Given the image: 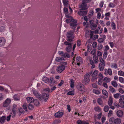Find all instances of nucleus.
<instances>
[{
	"label": "nucleus",
	"mask_w": 124,
	"mask_h": 124,
	"mask_svg": "<svg viewBox=\"0 0 124 124\" xmlns=\"http://www.w3.org/2000/svg\"><path fill=\"white\" fill-rule=\"evenodd\" d=\"M74 31H71L67 32V36L68 39H67V41H66L69 42H73V39L74 38V36L73 34Z\"/></svg>",
	"instance_id": "nucleus-1"
},
{
	"label": "nucleus",
	"mask_w": 124,
	"mask_h": 124,
	"mask_svg": "<svg viewBox=\"0 0 124 124\" xmlns=\"http://www.w3.org/2000/svg\"><path fill=\"white\" fill-rule=\"evenodd\" d=\"M121 121L120 119H115L114 117L111 118L109 120V122L110 124H120Z\"/></svg>",
	"instance_id": "nucleus-2"
},
{
	"label": "nucleus",
	"mask_w": 124,
	"mask_h": 124,
	"mask_svg": "<svg viewBox=\"0 0 124 124\" xmlns=\"http://www.w3.org/2000/svg\"><path fill=\"white\" fill-rule=\"evenodd\" d=\"M64 43L66 45H68L66 48V50L68 53H70L72 49L73 42L65 41Z\"/></svg>",
	"instance_id": "nucleus-3"
},
{
	"label": "nucleus",
	"mask_w": 124,
	"mask_h": 124,
	"mask_svg": "<svg viewBox=\"0 0 124 124\" xmlns=\"http://www.w3.org/2000/svg\"><path fill=\"white\" fill-rule=\"evenodd\" d=\"M84 79L82 80V83L84 85H87L88 84L90 81L89 75H85L84 76Z\"/></svg>",
	"instance_id": "nucleus-4"
},
{
	"label": "nucleus",
	"mask_w": 124,
	"mask_h": 124,
	"mask_svg": "<svg viewBox=\"0 0 124 124\" xmlns=\"http://www.w3.org/2000/svg\"><path fill=\"white\" fill-rule=\"evenodd\" d=\"M49 97V94H47L46 93H43L42 94L41 97V101L43 100L45 102L47 101Z\"/></svg>",
	"instance_id": "nucleus-5"
},
{
	"label": "nucleus",
	"mask_w": 124,
	"mask_h": 124,
	"mask_svg": "<svg viewBox=\"0 0 124 124\" xmlns=\"http://www.w3.org/2000/svg\"><path fill=\"white\" fill-rule=\"evenodd\" d=\"M84 84H80L77 86V88L78 90L81 91L82 93H84L85 92L84 89Z\"/></svg>",
	"instance_id": "nucleus-6"
},
{
	"label": "nucleus",
	"mask_w": 124,
	"mask_h": 124,
	"mask_svg": "<svg viewBox=\"0 0 124 124\" xmlns=\"http://www.w3.org/2000/svg\"><path fill=\"white\" fill-rule=\"evenodd\" d=\"M65 69V67L64 65H61L60 66H58L57 67L56 70L58 72L60 73L64 70Z\"/></svg>",
	"instance_id": "nucleus-7"
},
{
	"label": "nucleus",
	"mask_w": 124,
	"mask_h": 124,
	"mask_svg": "<svg viewBox=\"0 0 124 124\" xmlns=\"http://www.w3.org/2000/svg\"><path fill=\"white\" fill-rule=\"evenodd\" d=\"M11 100L9 98H7L3 102V106L5 107H7L10 103Z\"/></svg>",
	"instance_id": "nucleus-8"
},
{
	"label": "nucleus",
	"mask_w": 124,
	"mask_h": 124,
	"mask_svg": "<svg viewBox=\"0 0 124 124\" xmlns=\"http://www.w3.org/2000/svg\"><path fill=\"white\" fill-rule=\"evenodd\" d=\"M87 4L84 3L82 1V3L79 5V8H81L80 10H85L87 9Z\"/></svg>",
	"instance_id": "nucleus-9"
},
{
	"label": "nucleus",
	"mask_w": 124,
	"mask_h": 124,
	"mask_svg": "<svg viewBox=\"0 0 124 124\" xmlns=\"http://www.w3.org/2000/svg\"><path fill=\"white\" fill-rule=\"evenodd\" d=\"M33 94L36 97L38 98L39 100L41 101V94L39 93L38 92L35 90H34L33 92Z\"/></svg>",
	"instance_id": "nucleus-10"
},
{
	"label": "nucleus",
	"mask_w": 124,
	"mask_h": 124,
	"mask_svg": "<svg viewBox=\"0 0 124 124\" xmlns=\"http://www.w3.org/2000/svg\"><path fill=\"white\" fill-rule=\"evenodd\" d=\"M6 42L5 39L3 37L0 38V47L3 46Z\"/></svg>",
	"instance_id": "nucleus-11"
},
{
	"label": "nucleus",
	"mask_w": 124,
	"mask_h": 124,
	"mask_svg": "<svg viewBox=\"0 0 124 124\" xmlns=\"http://www.w3.org/2000/svg\"><path fill=\"white\" fill-rule=\"evenodd\" d=\"M63 114V112L58 111L56 113L54 116H55V117L58 118H60L62 116Z\"/></svg>",
	"instance_id": "nucleus-12"
},
{
	"label": "nucleus",
	"mask_w": 124,
	"mask_h": 124,
	"mask_svg": "<svg viewBox=\"0 0 124 124\" xmlns=\"http://www.w3.org/2000/svg\"><path fill=\"white\" fill-rule=\"evenodd\" d=\"M88 11H80L78 12V14L80 16H83L86 15L87 14Z\"/></svg>",
	"instance_id": "nucleus-13"
},
{
	"label": "nucleus",
	"mask_w": 124,
	"mask_h": 124,
	"mask_svg": "<svg viewBox=\"0 0 124 124\" xmlns=\"http://www.w3.org/2000/svg\"><path fill=\"white\" fill-rule=\"evenodd\" d=\"M17 105L16 104H14L13 106L12 112L14 114L13 117H14L16 116V111Z\"/></svg>",
	"instance_id": "nucleus-14"
},
{
	"label": "nucleus",
	"mask_w": 124,
	"mask_h": 124,
	"mask_svg": "<svg viewBox=\"0 0 124 124\" xmlns=\"http://www.w3.org/2000/svg\"><path fill=\"white\" fill-rule=\"evenodd\" d=\"M116 114L117 116L120 117L123 116V112L121 110H119L117 111L116 112Z\"/></svg>",
	"instance_id": "nucleus-15"
},
{
	"label": "nucleus",
	"mask_w": 124,
	"mask_h": 124,
	"mask_svg": "<svg viewBox=\"0 0 124 124\" xmlns=\"http://www.w3.org/2000/svg\"><path fill=\"white\" fill-rule=\"evenodd\" d=\"M77 23V21L76 22H71L70 24V25L73 27V29L75 30V29L77 27V24L76 23Z\"/></svg>",
	"instance_id": "nucleus-16"
},
{
	"label": "nucleus",
	"mask_w": 124,
	"mask_h": 124,
	"mask_svg": "<svg viewBox=\"0 0 124 124\" xmlns=\"http://www.w3.org/2000/svg\"><path fill=\"white\" fill-rule=\"evenodd\" d=\"M6 117L5 116H3L1 117H0V123L2 124L5 122Z\"/></svg>",
	"instance_id": "nucleus-17"
},
{
	"label": "nucleus",
	"mask_w": 124,
	"mask_h": 124,
	"mask_svg": "<svg viewBox=\"0 0 124 124\" xmlns=\"http://www.w3.org/2000/svg\"><path fill=\"white\" fill-rule=\"evenodd\" d=\"M76 22V20L73 19H67L66 20V22L67 23H69L70 22Z\"/></svg>",
	"instance_id": "nucleus-18"
},
{
	"label": "nucleus",
	"mask_w": 124,
	"mask_h": 124,
	"mask_svg": "<svg viewBox=\"0 0 124 124\" xmlns=\"http://www.w3.org/2000/svg\"><path fill=\"white\" fill-rule=\"evenodd\" d=\"M42 80L46 83H49L50 82V80L49 79L46 77H43Z\"/></svg>",
	"instance_id": "nucleus-19"
},
{
	"label": "nucleus",
	"mask_w": 124,
	"mask_h": 124,
	"mask_svg": "<svg viewBox=\"0 0 124 124\" xmlns=\"http://www.w3.org/2000/svg\"><path fill=\"white\" fill-rule=\"evenodd\" d=\"M26 99L28 102H30L31 103L33 102L34 99L32 97H27L26 98Z\"/></svg>",
	"instance_id": "nucleus-20"
},
{
	"label": "nucleus",
	"mask_w": 124,
	"mask_h": 124,
	"mask_svg": "<svg viewBox=\"0 0 124 124\" xmlns=\"http://www.w3.org/2000/svg\"><path fill=\"white\" fill-rule=\"evenodd\" d=\"M93 60L94 61L95 63H97L98 62L99 60L98 59V56L95 55L93 56Z\"/></svg>",
	"instance_id": "nucleus-21"
},
{
	"label": "nucleus",
	"mask_w": 124,
	"mask_h": 124,
	"mask_svg": "<svg viewBox=\"0 0 124 124\" xmlns=\"http://www.w3.org/2000/svg\"><path fill=\"white\" fill-rule=\"evenodd\" d=\"M33 102L34 105L36 106H38L39 104V101L38 100L36 99H34Z\"/></svg>",
	"instance_id": "nucleus-22"
},
{
	"label": "nucleus",
	"mask_w": 124,
	"mask_h": 124,
	"mask_svg": "<svg viewBox=\"0 0 124 124\" xmlns=\"http://www.w3.org/2000/svg\"><path fill=\"white\" fill-rule=\"evenodd\" d=\"M113 102V99L111 98H110L108 101V104L110 106H111Z\"/></svg>",
	"instance_id": "nucleus-23"
},
{
	"label": "nucleus",
	"mask_w": 124,
	"mask_h": 124,
	"mask_svg": "<svg viewBox=\"0 0 124 124\" xmlns=\"http://www.w3.org/2000/svg\"><path fill=\"white\" fill-rule=\"evenodd\" d=\"M68 0H63V2L65 7H67L68 5Z\"/></svg>",
	"instance_id": "nucleus-24"
},
{
	"label": "nucleus",
	"mask_w": 124,
	"mask_h": 124,
	"mask_svg": "<svg viewBox=\"0 0 124 124\" xmlns=\"http://www.w3.org/2000/svg\"><path fill=\"white\" fill-rule=\"evenodd\" d=\"M99 59L100 62L101 63L103 66H105V61L102 57H100Z\"/></svg>",
	"instance_id": "nucleus-25"
},
{
	"label": "nucleus",
	"mask_w": 124,
	"mask_h": 124,
	"mask_svg": "<svg viewBox=\"0 0 124 124\" xmlns=\"http://www.w3.org/2000/svg\"><path fill=\"white\" fill-rule=\"evenodd\" d=\"M58 54L60 55L62 57H65V53L62 51H59L58 52Z\"/></svg>",
	"instance_id": "nucleus-26"
},
{
	"label": "nucleus",
	"mask_w": 124,
	"mask_h": 124,
	"mask_svg": "<svg viewBox=\"0 0 124 124\" xmlns=\"http://www.w3.org/2000/svg\"><path fill=\"white\" fill-rule=\"evenodd\" d=\"M62 57H57L55 59V61L58 62H60L62 61Z\"/></svg>",
	"instance_id": "nucleus-27"
},
{
	"label": "nucleus",
	"mask_w": 124,
	"mask_h": 124,
	"mask_svg": "<svg viewBox=\"0 0 124 124\" xmlns=\"http://www.w3.org/2000/svg\"><path fill=\"white\" fill-rule=\"evenodd\" d=\"M111 84L112 85L115 87H117V86L118 84L115 81H112L111 82Z\"/></svg>",
	"instance_id": "nucleus-28"
},
{
	"label": "nucleus",
	"mask_w": 124,
	"mask_h": 124,
	"mask_svg": "<svg viewBox=\"0 0 124 124\" xmlns=\"http://www.w3.org/2000/svg\"><path fill=\"white\" fill-rule=\"evenodd\" d=\"M28 107L29 109L31 110H32L34 108L33 105L30 103L28 105Z\"/></svg>",
	"instance_id": "nucleus-29"
},
{
	"label": "nucleus",
	"mask_w": 124,
	"mask_h": 124,
	"mask_svg": "<svg viewBox=\"0 0 124 124\" xmlns=\"http://www.w3.org/2000/svg\"><path fill=\"white\" fill-rule=\"evenodd\" d=\"M74 81L73 79L70 80V86L71 88H73L74 86Z\"/></svg>",
	"instance_id": "nucleus-30"
},
{
	"label": "nucleus",
	"mask_w": 124,
	"mask_h": 124,
	"mask_svg": "<svg viewBox=\"0 0 124 124\" xmlns=\"http://www.w3.org/2000/svg\"><path fill=\"white\" fill-rule=\"evenodd\" d=\"M102 93L107 97H108V93L107 91L104 90H103L102 91Z\"/></svg>",
	"instance_id": "nucleus-31"
},
{
	"label": "nucleus",
	"mask_w": 124,
	"mask_h": 124,
	"mask_svg": "<svg viewBox=\"0 0 124 124\" xmlns=\"http://www.w3.org/2000/svg\"><path fill=\"white\" fill-rule=\"evenodd\" d=\"M50 80L51 81V83L50 84V86H53V85L54 83H55V82L54 81V79L52 77H50Z\"/></svg>",
	"instance_id": "nucleus-32"
},
{
	"label": "nucleus",
	"mask_w": 124,
	"mask_h": 124,
	"mask_svg": "<svg viewBox=\"0 0 124 124\" xmlns=\"http://www.w3.org/2000/svg\"><path fill=\"white\" fill-rule=\"evenodd\" d=\"M111 26L112 29L114 30H115L116 29V24L114 22H112L111 23Z\"/></svg>",
	"instance_id": "nucleus-33"
},
{
	"label": "nucleus",
	"mask_w": 124,
	"mask_h": 124,
	"mask_svg": "<svg viewBox=\"0 0 124 124\" xmlns=\"http://www.w3.org/2000/svg\"><path fill=\"white\" fill-rule=\"evenodd\" d=\"M109 108V107L108 105H106L104 107V110L105 112H107L108 111Z\"/></svg>",
	"instance_id": "nucleus-34"
},
{
	"label": "nucleus",
	"mask_w": 124,
	"mask_h": 124,
	"mask_svg": "<svg viewBox=\"0 0 124 124\" xmlns=\"http://www.w3.org/2000/svg\"><path fill=\"white\" fill-rule=\"evenodd\" d=\"M98 71L97 70H95L93 74H92V78H94L98 74Z\"/></svg>",
	"instance_id": "nucleus-35"
},
{
	"label": "nucleus",
	"mask_w": 124,
	"mask_h": 124,
	"mask_svg": "<svg viewBox=\"0 0 124 124\" xmlns=\"http://www.w3.org/2000/svg\"><path fill=\"white\" fill-rule=\"evenodd\" d=\"M13 98L14 100L16 101L19 100L20 99V98L18 97L17 95V94H15L14 95Z\"/></svg>",
	"instance_id": "nucleus-36"
},
{
	"label": "nucleus",
	"mask_w": 124,
	"mask_h": 124,
	"mask_svg": "<svg viewBox=\"0 0 124 124\" xmlns=\"http://www.w3.org/2000/svg\"><path fill=\"white\" fill-rule=\"evenodd\" d=\"M90 63L92 65L91 67L92 68H93L95 67V65L93 62L92 60H90Z\"/></svg>",
	"instance_id": "nucleus-37"
},
{
	"label": "nucleus",
	"mask_w": 124,
	"mask_h": 124,
	"mask_svg": "<svg viewBox=\"0 0 124 124\" xmlns=\"http://www.w3.org/2000/svg\"><path fill=\"white\" fill-rule=\"evenodd\" d=\"M102 66V65L101 63H100L99 64V68L101 71H102L104 69V67Z\"/></svg>",
	"instance_id": "nucleus-38"
},
{
	"label": "nucleus",
	"mask_w": 124,
	"mask_h": 124,
	"mask_svg": "<svg viewBox=\"0 0 124 124\" xmlns=\"http://www.w3.org/2000/svg\"><path fill=\"white\" fill-rule=\"evenodd\" d=\"M97 102L98 104L100 105H102V101L101 98H98L97 100Z\"/></svg>",
	"instance_id": "nucleus-39"
},
{
	"label": "nucleus",
	"mask_w": 124,
	"mask_h": 124,
	"mask_svg": "<svg viewBox=\"0 0 124 124\" xmlns=\"http://www.w3.org/2000/svg\"><path fill=\"white\" fill-rule=\"evenodd\" d=\"M109 90L112 92L113 93L115 92V89L113 88L112 86H109Z\"/></svg>",
	"instance_id": "nucleus-40"
},
{
	"label": "nucleus",
	"mask_w": 124,
	"mask_h": 124,
	"mask_svg": "<svg viewBox=\"0 0 124 124\" xmlns=\"http://www.w3.org/2000/svg\"><path fill=\"white\" fill-rule=\"evenodd\" d=\"M103 81L106 82H110V79L109 78L105 77L104 78Z\"/></svg>",
	"instance_id": "nucleus-41"
},
{
	"label": "nucleus",
	"mask_w": 124,
	"mask_h": 124,
	"mask_svg": "<svg viewBox=\"0 0 124 124\" xmlns=\"http://www.w3.org/2000/svg\"><path fill=\"white\" fill-rule=\"evenodd\" d=\"M92 48V45H91L89 44H88L87 46V51H88L90 52L91 51V49H90V48Z\"/></svg>",
	"instance_id": "nucleus-42"
},
{
	"label": "nucleus",
	"mask_w": 124,
	"mask_h": 124,
	"mask_svg": "<svg viewBox=\"0 0 124 124\" xmlns=\"http://www.w3.org/2000/svg\"><path fill=\"white\" fill-rule=\"evenodd\" d=\"M113 111L111 110H110L108 114V117H110L113 114Z\"/></svg>",
	"instance_id": "nucleus-43"
},
{
	"label": "nucleus",
	"mask_w": 124,
	"mask_h": 124,
	"mask_svg": "<svg viewBox=\"0 0 124 124\" xmlns=\"http://www.w3.org/2000/svg\"><path fill=\"white\" fill-rule=\"evenodd\" d=\"M5 29V27L2 26L0 27V32H2L4 31Z\"/></svg>",
	"instance_id": "nucleus-44"
},
{
	"label": "nucleus",
	"mask_w": 124,
	"mask_h": 124,
	"mask_svg": "<svg viewBox=\"0 0 124 124\" xmlns=\"http://www.w3.org/2000/svg\"><path fill=\"white\" fill-rule=\"evenodd\" d=\"M118 74L119 75L124 76V72L121 71H119L118 72Z\"/></svg>",
	"instance_id": "nucleus-45"
},
{
	"label": "nucleus",
	"mask_w": 124,
	"mask_h": 124,
	"mask_svg": "<svg viewBox=\"0 0 124 124\" xmlns=\"http://www.w3.org/2000/svg\"><path fill=\"white\" fill-rule=\"evenodd\" d=\"M107 52L104 51V54H103V57L104 59H105L107 57Z\"/></svg>",
	"instance_id": "nucleus-46"
},
{
	"label": "nucleus",
	"mask_w": 124,
	"mask_h": 124,
	"mask_svg": "<svg viewBox=\"0 0 124 124\" xmlns=\"http://www.w3.org/2000/svg\"><path fill=\"white\" fill-rule=\"evenodd\" d=\"M123 101L120 100H119V102L121 104H122L121 107L122 108H124V101Z\"/></svg>",
	"instance_id": "nucleus-47"
},
{
	"label": "nucleus",
	"mask_w": 124,
	"mask_h": 124,
	"mask_svg": "<svg viewBox=\"0 0 124 124\" xmlns=\"http://www.w3.org/2000/svg\"><path fill=\"white\" fill-rule=\"evenodd\" d=\"M18 111H19L21 113L24 114V111L23 110L22 108H19Z\"/></svg>",
	"instance_id": "nucleus-48"
},
{
	"label": "nucleus",
	"mask_w": 124,
	"mask_h": 124,
	"mask_svg": "<svg viewBox=\"0 0 124 124\" xmlns=\"http://www.w3.org/2000/svg\"><path fill=\"white\" fill-rule=\"evenodd\" d=\"M93 92L94 93H95L97 94H100V93L99 91L96 90H93Z\"/></svg>",
	"instance_id": "nucleus-49"
},
{
	"label": "nucleus",
	"mask_w": 124,
	"mask_h": 124,
	"mask_svg": "<svg viewBox=\"0 0 124 124\" xmlns=\"http://www.w3.org/2000/svg\"><path fill=\"white\" fill-rule=\"evenodd\" d=\"M104 41V39H102V38H99L98 39V41L100 43H102Z\"/></svg>",
	"instance_id": "nucleus-50"
},
{
	"label": "nucleus",
	"mask_w": 124,
	"mask_h": 124,
	"mask_svg": "<svg viewBox=\"0 0 124 124\" xmlns=\"http://www.w3.org/2000/svg\"><path fill=\"white\" fill-rule=\"evenodd\" d=\"M119 81L122 83H124V78L122 77H119Z\"/></svg>",
	"instance_id": "nucleus-51"
},
{
	"label": "nucleus",
	"mask_w": 124,
	"mask_h": 124,
	"mask_svg": "<svg viewBox=\"0 0 124 124\" xmlns=\"http://www.w3.org/2000/svg\"><path fill=\"white\" fill-rule=\"evenodd\" d=\"M98 49L99 50L101 49L103 47V46L102 44H98Z\"/></svg>",
	"instance_id": "nucleus-52"
},
{
	"label": "nucleus",
	"mask_w": 124,
	"mask_h": 124,
	"mask_svg": "<svg viewBox=\"0 0 124 124\" xmlns=\"http://www.w3.org/2000/svg\"><path fill=\"white\" fill-rule=\"evenodd\" d=\"M120 94L119 93H117L114 95V96L115 98H118Z\"/></svg>",
	"instance_id": "nucleus-53"
},
{
	"label": "nucleus",
	"mask_w": 124,
	"mask_h": 124,
	"mask_svg": "<svg viewBox=\"0 0 124 124\" xmlns=\"http://www.w3.org/2000/svg\"><path fill=\"white\" fill-rule=\"evenodd\" d=\"M93 48H96V47L97 44L96 42H94L93 43V44H92Z\"/></svg>",
	"instance_id": "nucleus-54"
},
{
	"label": "nucleus",
	"mask_w": 124,
	"mask_h": 124,
	"mask_svg": "<svg viewBox=\"0 0 124 124\" xmlns=\"http://www.w3.org/2000/svg\"><path fill=\"white\" fill-rule=\"evenodd\" d=\"M43 90L45 92H47L48 93H49L50 91V89L49 88L44 89Z\"/></svg>",
	"instance_id": "nucleus-55"
},
{
	"label": "nucleus",
	"mask_w": 124,
	"mask_h": 124,
	"mask_svg": "<svg viewBox=\"0 0 124 124\" xmlns=\"http://www.w3.org/2000/svg\"><path fill=\"white\" fill-rule=\"evenodd\" d=\"M61 122V121L59 119H58L57 120H55L54 121V123L55 124H57L58 123H60Z\"/></svg>",
	"instance_id": "nucleus-56"
},
{
	"label": "nucleus",
	"mask_w": 124,
	"mask_h": 124,
	"mask_svg": "<svg viewBox=\"0 0 124 124\" xmlns=\"http://www.w3.org/2000/svg\"><path fill=\"white\" fill-rule=\"evenodd\" d=\"M108 73L110 75H111L112 74V71L110 69H108Z\"/></svg>",
	"instance_id": "nucleus-57"
},
{
	"label": "nucleus",
	"mask_w": 124,
	"mask_h": 124,
	"mask_svg": "<svg viewBox=\"0 0 124 124\" xmlns=\"http://www.w3.org/2000/svg\"><path fill=\"white\" fill-rule=\"evenodd\" d=\"M109 7H110L114 8L115 6V5L112 3H110L109 5Z\"/></svg>",
	"instance_id": "nucleus-58"
},
{
	"label": "nucleus",
	"mask_w": 124,
	"mask_h": 124,
	"mask_svg": "<svg viewBox=\"0 0 124 124\" xmlns=\"http://www.w3.org/2000/svg\"><path fill=\"white\" fill-rule=\"evenodd\" d=\"M97 56H101L102 55V53L100 52L99 51H98L97 52Z\"/></svg>",
	"instance_id": "nucleus-59"
},
{
	"label": "nucleus",
	"mask_w": 124,
	"mask_h": 124,
	"mask_svg": "<svg viewBox=\"0 0 124 124\" xmlns=\"http://www.w3.org/2000/svg\"><path fill=\"white\" fill-rule=\"evenodd\" d=\"M74 94V93L73 92V91H71L68 92L67 94L68 95H73Z\"/></svg>",
	"instance_id": "nucleus-60"
},
{
	"label": "nucleus",
	"mask_w": 124,
	"mask_h": 124,
	"mask_svg": "<svg viewBox=\"0 0 124 124\" xmlns=\"http://www.w3.org/2000/svg\"><path fill=\"white\" fill-rule=\"evenodd\" d=\"M82 58L80 57H77L76 58V60L77 62H81L80 60H81Z\"/></svg>",
	"instance_id": "nucleus-61"
},
{
	"label": "nucleus",
	"mask_w": 124,
	"mask_h": 124,
	"mask_svg": "<svg viewBox=\"0 0 124 124\" xmlns=\"http://www.w3.org/2000/svg\"><path fill=\"white\" fill-rule=\"evenodd\" d=\"M109 47L108 45H106L105 46V49L104 50V51L107 52V50H109Z\"/></svg>",
	"instance_id": "nucleus-62"
},
{
	"label": "nucleus",
	"mask_w": 124,
	"mask_h": 124,
	"mask_svg": "<svg viewBox=\"0 0 124 124\" xmlns=\"http://www.w3.org/2000/svg\"><path fill=\"white\" fill-rule=\"evenodd\" d=\"M91 0H83L82 1L86 4V3L90 2Z\"/></svg>",
	"instance_id": "nucleus-63"
},
{
	"label": "nucleus",
	"mask_w": 124,
	"mask_h": 124,
	"mask_svg": "<svg viewBox=\"0 0 124 124\" xmlns=\"http://www.w3.org/2000/svg\"><path fill=\"white\" fill-rule=\"evenodd\" d=\"M83 121H82L80 120H79L77 121V123L78 124H82Z\"/></svg>",
	"instance_id": "nucleus-64"
}]
</instances>
